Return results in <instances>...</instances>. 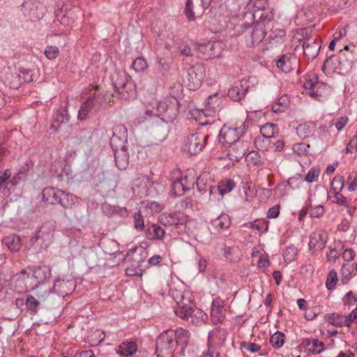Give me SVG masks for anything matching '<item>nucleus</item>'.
Here are the masks:
<instances>
[{"mask_svg":"<svg viewBox=\"0 0 357 357\" xmlns=\"http://www.w3.org/2000/svg\"><path fill=\"white\" fill-rule=\"evenodd\" d=\"M75 282L72 279L57 278L53 286L42 285L38 289L37 296L41 301L53 304L56 301L61 300L65 296L70 294L75 289Z\"/></svg>","mask_w":357,"mask_h":357,"instance_id":"f257e3e1","label":"nucleus"},{"mask_svg":"<svg viewBox=\"0 0 357 357\" xmlns=\"http://www.w3.org/2000/svg\"><path fill=\"white\" fill-rule=\"evenodd\" d=\"M44 202L50 204H60L63 208H72L77 201V197L73 195L66 192L63 190L46 188L43 191Z\"/></svg>","mask_w":357,"mask_h":357,"instance_id":"f03ea898","label":"nucleus"},{"mask_svg":"<svg viewBox=\"0 0 357 357\" xmlns=\"http://www.w3.org/2000/svg\"><path fill=\"white\" fill-rule=\"evenodd\" d=\"M178 101L175 98L164 99L157 102L155 108L153 110H147L146 114L162 116L163 121L172 123L178 114Z\"/></svg>","mask_w":357,"mask_h":357,"instance_id":"7ed1b4c3","label":"nucleus"},{"mask_svg":"<svg viewBox=\"0 0 357 357\" xmlns=\"http://www.w3.org/2000/svg\"><path fill=\"white\" fill-rule=\"evenodd\" d=\"M271 17L272 16L269 17L266 16L264 18V16L261 15L260 17L261 22L257 23L253 27L249 24H243L241 25L242 31H248V35L245 36V42L248 46L253 47L261 43L266 34L265 25L262 22V20H268L271 21Z\"/></svg>","mask_w":357,"mask_h":357,"instance_id":"20e7f679","label":"nucleus"},{"mask_svg":"<svg viewBox=\"0 0 357 357\" xmlns=\"http://www.w3.org/2000/svg\"><path fill=\"white\" fill-rule=\"evenodd\" d=\"M248 128V123L246 121L236 128L224 126L220 131L218 139L223 145L228 144L230 146L239 141L240 137L245 133Z\"/></svg>","mask_w":357,"mask_h":357,"instance_id":"39448f33","label":"nucleus"},{"mask_svg":"<svg viewBox=\"0 0 357 357\" xmlns=\"http://www.w3.org/2000/svg\"><path fill=\"white\" fill-rule=\"evenodd\" d=\"M207 135L195 133L188 136L183 142L182 151L189 155L199 153L205 146Z\"/></svg>","mask_w":357,"mask_h":357,"instance_id":"423d86ee","label":"nucleus"},{"mask_svg":"<svg viewBox=\"0 0 357 357\" xmlns=\"http://www.w3.org/2000/svg\"><path fill=\"white\" fill-rule=\"evenodd\" d=\"M173 330H168L161 333L155 344L158 357L162 356L164 354H171L176 344L173 339Z\"/></svg>","mask_w":357,"mask_h":357,"instance_id":"0eeeda50","label":"nucleus"},{"mask_svg":"<svg viewBox=\"0 0 357 357\" xmlns=\"http://www.w3.org/2000/svg\"><path fill=\"white\" fill-rule=\"evenodd\" d=\"M196 49L199 54V56L208 59L220 57L223 47L220 42L209 41L206 43L197 45Z\"/></svg>","mask_w":357,"mask_h":357,"instance_id":"6e6552de","label":"nucleus"},{"mask_svg":"<svg viewBox=\"0 0 357 357\" xmlns=\"http://www.w3.org/2000/svg\"><path fill=\"white\" fill-rule=\"evenodd\" d=\"M132 253V259L133 264L126 268V274L128 276H141L143 274L142 264L144 262L146 259V252L142 248H137L130 251Z\"/></svg>","mask_w":357,"mask_h":357,"instance_id":"1a4fd4ad","label":"nucleus"},{"mask_svg":"<svg viewBox=\"0 0 357 357\" xmlns=\"http://www.w3.org/2000/svg\"><path fill=\"white\" fill-rule=\"evenodd\" d=\"M351 66V61L344 58V52L340 50L337 56L332 55L328 56L324 63L322 70L326 73L327 68L333 70L340 68V70L349 68Z\"/></svg>","mask_w":357,"mask_h":357,"instance_id":"9d476101","label":"nucleus"},{"mask_svg":"<svg viewBox=\"0 0 357 357\" xmlns=\"http://www.w3.org/2000/svg\"><path fill=\"white\" fill-rule=\"evenodd\" d=\"M54 225L50 222H47L36 232L35 236L31 239V244L40 239L45 246H48L53 241Z\"/></svg>","mask_w":357,"mask_h":357,"instance_id":"9b49d317","label":"nucleus"},{"mask_svg":"<svg viewBox=\"0 0 357 357\" xmlns=\"http://www.w3.org/2000/svg\"><path fill=\"white\" fill-rule=\"evenodd\" d=\"M176 306L174 307L176 315L183 319H188L190 317H192L193 305L190 298L181 295L178 300H176Z\"/></svg>","mask_w":357,"mask_h":357,"instance_id":"f8f14e48","label":"nucleus"},{"mask_svg":"<svg viewBox=\"0 0 357 357\" xmlns=\"http://www.w3.org/2000/svg\"><path fill=\"white\" fill-rule=\"evenodd\" d=\"M204 68L201 65L191 66L188 70L187 79L190 89L198 88L204 79Z\"/></svg>","mask_w":357,"mask_h":357,"instance_id":"ddd939ff","label":"nucleus"},{"mask_svg":"<svg viewBox=\"0 0 357 357\" xmlns=\"http://www.w3.org/2000/svg\"><path fill=\"white\" fill-rule=\"evenodd\" d=\"M33 277L37 282V284L32 289L36 291V295L37 296L39 287L50 285V284L47 283V280L51 277V270L47 266H39L34 268Z\"/></svg>","mask_w":357,"mask_h":357,"instance_id":"4468645a","label":"nucleus"},{"mask_svg":"<svg viewBox=\"0 0 357 357\" xmlns=\"http://www.w3.org/2000/svg\"><path fill=\"white\" fill-rule=\"evenodd\" d=\"M303 53L309 59H314L321 48V40L316 38H305L302 44Z\"/></svg>","mask_w":357,"mask_h":357,"instance_id":"2eb2a0df","label":"nucleus"},{"mask_svg":"<svg viewBox=\"0 0 357 357\" xmlns=\"http://www.w3.org/2000/svg\"><path fill=\"white\" fill-rule=\"evenodd\" d=\"M303 86L305 89L309 90L307 93L312 98L319 99L321 97L322 90L327 88V85L323 82H318L317 76H314L312 79H307Z\"/></svg>","mask_w":357,"mask_h":357,"instance_id":"dca6fc26","label":"nucleus"},{"mask_svg":"<svg viewBox=\"0 0 357 357\" xmlns=\"http://www.w3.org/2000/svg\"><path fill=\"white\" fill-rule=\"evenodd\" d=\"M127 136L128 132L124 125L115 126L112 129V136L110 140L112 147L118 148L123 146V144L127 140Z\"/></svg>","mask_w":357,"mask_h":357,"instance_id":"f3484780","label":"nucleus"},{"mask_svg":"<svg viewBox=\"0 0 357 357\" xmlns=\"http://www.w3.org/2000/svg\"><path fill=\"white\" fill-rule=\"evenodd\" d=\"M327 241V234L324 231H317L312 233L310 237V248L313 252L321 251L324 248Z\"/></svg>","mask_w":357,"mask_h":357,"instance_id":"a211bd4d","label":"nucleus"},{"mask_svg":"<svg viewBox=\"0 0 357 357\" xmlns=\"http://www.w3.org/2000/svg\"><path fill=\"white\" fill-rule=\"evenodd\" d=\"M248 88L247 82L241 81L229 89L227 96L233 101H240L245 96Z\"/></svg>","mask_w":357,"mask_h":357,"instance_id":"6ab92c4d","label":"nucleus"},{"mask_svg":"<svg viewBox=\"0 0 357 357\" xmlns=\"http://www.w3.org/2000/svg\"><path fill=\"white\" fill-rule=\"evenodd\" d=\"M114 151L115 162L119 169L125 170L129 165V155L126 146H121V149L112 147Z\"/></svg>","mask_w":357,"mask_h":357,"instance_id":"aec40b11","label":"nucleus"},{"mask_svg":"<svg viewBox=\"0 0 357 357\" xmlns=\"http://www.w3.org/2000/svg\"><path fill=\"white\" fill-rule=\"evenodd\" d=\"M247 151L246 144L243 141L239 140L228 146V155L230 159L238 161L246 154Z\"/></svg>","mask_w":357,"mask_h":357,"instance_id":"412c9836","label":"nucleus"},{"mask_svg":"<svg viewBox=\"0 0 357 357\" xmlns=\"http://www.w3.org/2000/svg\"><path fill=\"white\" fill-rule=\"evenodd\" d=\"M22 10L24 14L29 16L31 20H39L43 15V13L38 11L37 3L31 1L23 3Z\"/></svg>","mask_w":357,"mask_h":357,"instance_id":"4be33fe9","label":"nucleus"},{"mask_svg":"<svg viewBox=\"0 0 357 357\" xmlns=\"http://www.w3.org/2000/svg\"><path fill=\"white\" fill-rule=\"evenodd\" d=\"M316 126L314 122L311 121L300 124L296 128V134L301 139L310 137L313 135Z\"/></svg>","mask_w":357,"mask_h":357,"instance_id":"5701e85b","label":"nucleus"},{"mask_svg":"<svg viewBox=\"0 0 357 357\" xmlns=\"http://www.w3.org/2000/svg\"><path fill=\"white\" fill-rule=\"evenodd\" d=\"M158 222L165 227L177 226L180 218L177 213H162L158 217Z\"/></svg>","mask_w":357,"mask_h":357,"instance_id":"b1692460","label":"nucleus"},{"mask_svg":"<svg viewBox=\"0 0 357 357\" xmlns=\"http://www.w3.org/2000/svg\"><path fill=\"white\" fill-rule=\"evenodd\" d=\"M165 231L158 224H153L146 231V238L149 240H162L165 237Z\"/></svg>","mask_w":357,"mask_h":357,"instance_id":"393cba45","label":"nucleus"},{"mask_svg":"<svg viewBox=\"0 0 357 357\" xmlns=\"http://www.w3.org/2000/svg\"><path fill=\"white\" fill-rule=\"evenodd\" d=\"M187 177L181 178L174 181L171 186V195L174 197L183 195L185 192L190 189V187L185 185Z\"/></svg>","mask_w":357,"mask_h":357,"instance_id":"a878e982","label":"nucleus"},{"mask_svg":"<svg viewBox=\"0 0 357 357\" xmlns=\"http://www.w3.org/2000/svg\"><path fill=\"white\" fill-rule=\"evenodd\" d=\"M173 339L176 345H180L183 348L188 345L190 338L189 331L183 328H178L176 331H173Z\"/></svg>","mask_w":357,"mask_h":357,"instance_id":"bb28decb","label":"nucleus"},{"mask_svg":"<svg viewBox=\"0 0 357 357\" xmlns=\"http://www.w3.org/2000/svg\"><path fill=\"white\" fill-rule=\"evenodd\" d=\"M3 243L12 252H18L22 248L21 238L18 235L10 234L3 239Z\"/></svg>","mask_w":357,"mask_h":357,"instance_id":"cd10ccee","label":"nucleus"},{"mask_svg":"<svg viewBox=\"0 0 357 357\" xmlns=\"http://www.w3.org/2000/svg\"><path fill=\"white\" fill-rule=\"evenodd\" d=\"M137 350V346L135 342L125 341L119 345L117 352L121 356H132Z\"/></svg>","mask_w":357,"mask_h":357,"instance_id":"c85d7f7f","label":"nucleus"},{"mask_svg":"<svg viewBox=\"0 0 357 357\" xmlns=\"http://www.w3.org/2000/svg\"><path fill=\"white\" fill-rule=\"evenodd\" d=\"M88 100L90 101L91 109H92L93 113L98 112L106 102V98L102 93H94Z\"/></svg>","mask_w":357,"mask_h":357,"instance_id":"c756f323","label":"nucleus"},{"mask_svg":"<svg viewBox=\"0 0 357 357\" xmlns=\"http://www.w3.org/2000/svg\"><path fill=\"white\" fill-rule=\"evenodd\" d=\"M213 225L217 229H226L231 225V220L227 214L222 213L213 220Z\"/></svg>","mask_w":357,"mask_h":357,"instance_id":"7c9ffc66","label":"nucleus"},{"mask_svg":"<svg viewBox=\"0 0 357 357\" xmlns=\"http://www.w3.org/2000/svg\"><path fill=\"white\" fill-rule=\"evenodd\" d=\"M279 132L278 126L275 123H267L260 128L261 135L267 138H272Z\"/></svg>","mask_w":357,"mask_h":357,"instance_id":"2f4dec72","label":"nucleus"},{"mask_svg":"<svg viewBox=\"0 0 357 357\" xmlns=\"http://www.w3.org/2000/svg\"><path fill=\"white\" fill-rule=\"evenodd\" d=\"M235 186L236 183L232 180L222 181L219 183L218 186H215L216 192H218L222 197L225 194L231 192Z\"/></svg>","mask_w":357,"mask_h":357,"instance_id":"473e14b6","label":"nucleus"},{"mask_svg":"<svg viewBox=\"0 0 357 357\" xmlns=\"http://www.w3.org/2000/svg\"><path fill=\"white\" fill-rule=\"evenodd\" d=\"M92 137L93 134L90 130L86 129L82 130L76 137V144L77 145L89 146L91 143Z\"/></svg>","mask_w":357,"mask_h":357,"instance_id":"72a5a7b5","label":"nucleus"},{"mask_svg":"<svg viewBox=\"0 0 357 357\" xmlns=\"http://www.w3.org/2000/svg\"><path fill=\"white\" fill-rule=\"evenodd\" d=\"M347 316H343L337 313H332L328 317V323L336 327L347 326Z\"/></svg>","mask_w":357,"mask_h":357,"instance_id":"f704fd0d","label":"nucleus"},{"mask_svg":"<svg viewBox=\"0 0 357 357\" xmlns=\"http://www.w3.org/2000/svg\"><path fill=\"white\" fill-rule=\"evenodd\" d=\"M155 68L158 72L161 73L162 76L165 77L168 75L171 68V63L164 58L157 57Z\"/></svg>","mask_w":357,"mask_h":357,"instance_id":"c9c22d12","label":"nucleus"},{"mask_svg":"<svg viewBox=\"0 0 357 357\" xmlns=\"http://www.w3.org/2000/svg\"><path fill=\"white\" fill-rule=\"evenodd\" d=\"M289 98L287 95H283L279 98L277 102L272 105V109L274 112L278 113L284 112L289 105Z\"/></svg>","mask_w":357,"mask_h":357,"instance_id":"e433bc0d","label":"nucleus"},{"mask_svg":"<svg viewBox=\"0 0 357 357\" xmlns=\"http://www.w3.org/2000/svg\"><path fill=\"white\" fill-rule=\"evenodd\" d=\"M255 146L261 151H266L271 146V139L262 135L258 136L255 139Z\"/></svg>","mask_w":357,"mask_h":357,"instance_id":"4c0bfd02","label":"nucleus"},{"mask_svg":"<svg viewBox=\"0 0 357 357\" xmlns=\"http://www.w3.org/2000/svg\"><path fill=\"white\" fill-rule=\"evenodd\" d=\"M40 303H41V301L39 298H38V300H37L34 296H33L31 295H29L26 297L25 304H26V308L29 310H30L34 313H36L39 309V305H40ZM42 303H44V302L42 301Z\"/></svg>","mask_w":357,"mask_h":357,"instance_id":"58836bf2","label":"nucleus"},{"mask_svg":"<svg viewBox=\"0 0 357 357\" xmlns=\"http://www.w3.org/2000/svg\"><path fill=\"white\" fill-rule=\"evenodd\" d=\"M277 66L284 73H287L292 70L290 58L286 55H282L277 61Z\"/></svg>","mask_w":357,"mask_h":357,"instance_id":"ea45409f","label":"nucleus"},{"mask_svg":"<svg viewBox=\"0 0 357 357\" xmlns=\"http://www.w3.org/2000/svg\"><path fill=\"white\" fill-rule=\"evenodd\" d=\"M284 338L285 335L283 333L277 331L271 337L270 342L273 347L279 349L284 344Z\"/></svg>","mask_w":357,"mask_h":357,"instance_id":"a19ab883","label":"nucleus"},{"mask_svg":"<svg viewBox=\"0 0 357 357\" xmlns=\"http://www.w3.org/2000/svg\"><path fill=\"white\" fill-rule=\"evenodd\" d=\"M119 93L125 98L133 96L135 94V84L130 78Z\"/></svg>","mask_w":357,"mask_h":357,"instance_id":"79ce46f5","label":"nucleus"},{"mask_svg":"<svg viewBox=\"0 0 357 357\" xmlns=\"http://www.w3.org/2000/svg\"><path fill=\"white\" fill-rule=\"evenodd\" d=\"M197 189L202 194H204L206 192H209L210 195L216 192V188L212 185H206L203 182L201 178H198L197 181Z\"/></svg>","mask_w":357,"mask_h":357,"instance_id":"37998d69","label":"nucleus"},{"mask_svg":"<svg viewBox=\"0 0 357 357\" xmlns=\"http://www.w3.org/2000/svg\"><path fill=\"white\" fill-rule=\"evenodd\" d=\"M18 77L21 82L30 83L33 80V70L22 68L20 70Z\"/></svg>","mask_w":357,"mask_h":357,"instance_id":"c03bdc74","label":"nucleus"},{"mask_svg":"<svg viewBox=\"0 0 357 357\" xmlns=\"http://www.w3.org/2000/svg\"><path fill=\"white\" fill-rule=\"evenodd\" d=\"M89 114H93V113L92 112V109H91L90 101H89V100L87 99L81 105V107H80V109L79 110V113H78V117L81 120H84V119H86V117L88 116V115Z\"/></svg>","mask_w":357,"mask_h":357,"instance_id":"a18cd8bd","label":"nucleus"},{"mask_svg":"<svg viewBox=\"0 0 357 357\" xmlns=\"http://www.w3.org/2000/svg\"><path fill=\"white\" fill-rule=\"evenodd\" d=\"M308 346H310V350L313 354H320L321 351H324V344L323 342L319 341L317 339H312L310 342L307 343Z\"/></svg>","mask_w":357,"mask_h":357,"instance_id":"49530a36","label":"nucleus"},{"mask_svg":"<svg viewBox=\"0 0 357 357\" xmlns=\"http://www.w3.org/2000/svg\"><path fill=\"white\" fill-rule=\"evenodd\" d=\"M132 67L136 72H143L147 68L148 63L145 59L139 56L132 62Z\"/></svg>","mask_w":357,"mask_h":357,"instance_id":"de8ad7c7","label":"nucleus"},{"mask_svg":"<svg viewBox=\"0 0 357 357\" xmlns=\"http://www.w3.org/2000/svg\"><path fill=\"white\" fill-rule=\"evenodd\" d=\"M296 255L297 248L294 245L287 247L283 252V257L284 259V261L287 262L294 261Z\"/></svg>","mask_w":357,"mask_h":357,"instance_id":"09e8293b","label":"nucleus"},{"mask_svg":"<svg viewBox=\"0 0 357 357\" xmlns=\"http://www.w3.org/2000/svg\"><path fill=\"white\" fill-rule=\"evenodd\" d=\"M337 281V273L334 270L330 271L326 281V287L328 290H332L335 288Z\"/></svg>","mask_w":357,"mask_h":357,"instance_id":"8fccbe9b","label":"nucleus"},{"mask_svg":"<svg viewBox=\"0 0 357 357\" xmlns=\"http://www.w3.org/2000/svg\"><path fill=\"white\" fill-rule=\"evenodd\" d=\"M129 79L130 77H128L127 75L124 73L122 75H119L117 77V78L113 82L114 87L118 92H119Z\"/></svg>","mask_w":357,"mask_h":357,"instance_id":"3c124183","label":"nucleus"},{"mask_svg":"<svg viewBox=\"0 0 357 357\" xmlns=\"http://www.w3.org/2000/svg\"><path fill=\"white\" fill-rule=\"evenodd\" d=\"M344 185V178L342 176H336L331 182L332 190L334 192H340Z\"/></svg>","mask_w":357,"mask_h":357,"instance_id":"603ef678","label":"nucleus"},{"mask_svg":"<svg viewBox=\"0 0 357 357\" xmlns=\"http://www.w3.org/2000/svg\"><path fill=\"white\" fill-rule=\"evenodd\" d=\"M304 183V181L301 175H296L289 178L287 181V185L291 189L299 188L300 186Z\"/></svg>","mask_w":357,"mask_h":357,"instance_id":"864d4df0","label":"nucleus"},{"mask_svg":"<svg viewBox=\"0 0 357 357\" xmlns=\"http://www.w3.org/2000/svg\"><path fill=\"white\" fill-rule=\"evenodd\" d=\"M134 218V226L135 228L138 231H143L144 229V221L143 216L140 211L135 213L133 215Z\"/></svg>","mask_w":357,"mask_h":357,"instance_id":"5fc2aeb1","label":"nucleus"},{"mask_svg":"<svg viewBox=\"0 0 357 357\" xmlns=\"http://www.w3.org/2000/svg\"><path fill=\"white\" fill-rule=\"evenodd\" d=\"M26 175L25 169H21L8 181L13 186L17 185Z\"/></svg>","mask_w":357,"mask_h":357,"instance_id":"6e6d98bb","label":"nucleus"},{"mask_svg":"<svg viewBox=\"0 0 357 357\" xmlns=\"http://www.w3.org/2000/svg\"><path fill=\"white\" fill-rule=\"evenodd\" d=\"M319 169L314 167L311 168L307 174L305 179H303L304 182L307 181L308 183H312L316 181L319 177Z\"/></svg>","mask_w":357,"mask_h":357,"instance_id":"4d7b16f0","label":"nucleus"},{"mask_svg":"<svg viewBox=\"0 0 357 357\" xmlns=\"http://www.w3.org/2000/svg\"><path fill=\"white\" fill-rule=\"evenodd\" d=\"M146 208L149 210L151 213H158L164 209V206L157 202H148L146 205Z\"/></svg>","mask_w":357,"mask_h":357,"instance_id":"13d9d810","label":"nucleus"},{"mask_svg":"<svg viewBox=\"0 0 357 357\" xmlns=\"http://www.w3.org/2000/svg\"><path fill=\"white\" fill-rule=\"evenodd\" d=\"M250 227L253 229H256L261 233H264L268 230V226L266 222L261 220H255L251 222Z\"/></svg>","mask_w":357,"mask_h":357,"instance_id":"bf43d9fd","label":"nucleus"},{"mask_svg":"<svg viewBox=\"0 0 357 357\" xmlns=\"http://www.w3.org/2000/svg\"><path fill=\"white\" fill-rule=\"evenodd\" d=\"M73 12L68 11L66 14L63 15L60 19L59 22L61 24L65 25V26H70L75 22V19L73 17Z\"/></svg>","mask_w":357,"mask_h":357,"instance_id":"052dcab7","label":"nucleus"},{"mask_svg":"<svg viewBox=\"0 0 357 357\" xmlns=\"http://www.w3.org/2000/svg\"><path fill=\"white\" fill-rule=\"evenodd\" d=\"M241 349H244L251 353L257 352L261 349V347L254 342H242L241 343Z\"/></svg>","mask_w":357,"mask_h":357,"instance_id":"680f3d73","label":"nucleus"},{"mask_svg":"<svg viewBox=\"0 0 357 357\" xmlns=\"http://www.w3.org/2000/svg\"><path fill=\"white\" fill-rule=\"evenodd\" d=\"M347 183L349 184L348 190L350 192L356 190L357 188V172L351 173L347 178Z\"/></svg>","mask_w":357,"mask_h":357,"instance_id":"e2e57ef3","label":"nucleus"},{"mask_svg":"<svg viewBox=\"0 0 357 357\" xmlns=\"http://www.w3.org/2000/svg\"><path fill=\"white\" fill-rule=\"evenodd\" d=\"M45 54L48 59H54L59 54V48L56 46H47Z\"/></svg>","mask_w":357,"mask_h":357,"instance_id":"0e129e2a","label":"nucleus"},{"mask_svg":"<svg viewBox=\"0 0 357 357\" xmlns=\"http://www.w3.org/2000/svg\"><path fill=\"white\" fill-rule=\"evenodd\" d=\"M309 144L305 143H296L293 146V151L298 155H304L307 152Z\"/></svg>","mask_w":357,"mask_h":357,"instance_id":"69168bd1","label":"nucleus"},{"mask_svg":"<svg viewBox=\"0 0 357 357\" xmlns=\"http://www.w3.org/2000/svg\"><path fill=\"white\" fill-rule=\"evenodd\" d=\"M185 14L189 20H195V13L192 11V0H186Z\"/></svg>","mask_w":357,"mask_h":357,"instance_id":"338daca9","label":"nucleus"},{"mask_svg":"<svg viewBox=\"0 0 357 357\" xmlns=\"http://www.w3.org/2000/svg\"><path fill=\"white\" fill-rule=\"evenodd\" d=\"M207 106L209 108L215 109L219 104V98L217 93L209 96L206 100Z\"/></svg>","mask_w":357,"mask_h":357,"instance_id":"774afa93","label":"nucleus"}]
</instances>
